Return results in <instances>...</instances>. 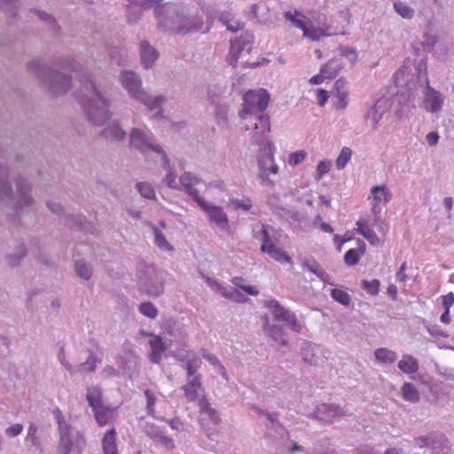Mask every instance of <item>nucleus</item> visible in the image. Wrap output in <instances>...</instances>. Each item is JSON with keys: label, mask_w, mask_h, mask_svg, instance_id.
Returning <instances> with one entry per match:
<instances>
[{"label": "nucleus", "mask_w": 454, "mask_h": 454, "mask_svg": "<svg viewBox=\"0 0 454 454\" xmlns=\"http://www.w3.org/2000/svg\"><path fill=\"white\" fill-rule=\"evenodd\" d=\"M137 285L141 294L156 298L164 292V281L153 264L139 262L137 268Z\"/></svg>", "instance_id": "20e7f679"}, {"label": "nucleus", "mask_w": 454, "mask_h": 454, "mask_svg": "<svg viewBox=\"0 0 454 454\" xmlns=\"http://www.w3.org/2000/svg\"><path fill=\"white\" fill-rule=\"evenodd\" d=\"M139 311L149 318H156L158 316V309L151 301L142 302L139 305Z\"/></svg>", "instance_id": "5fc2aeb1"}, {"label": "nucleus", "mask_w": 454, "mask_h": 454, "mask_svg": "<svg viewBox=\"0 0 454 454\" xmlns=\"http://www.w3.org/2000/svg\"><path fill=\"white\" fill-rule=\"evenodd\" d=\"M104 454H119L116 445V432L114 428L108 430L102 438Z\"/></svg>", "instance_id": "7c9ffc66"}, {"label": "nucleus", "mask_w": 454, "mask_h": 454, "mask_svg": "<svg viewBox=\"0 0 454 454\" xmlns=\"http://www.w3.org/2000/svg\"><path fill=\"white\" fill-rule=\"evenodd\" d=\"M338 56L342 57V60H344V58H346L351 65H354V63L357 59V54L355 49L349 48V47H340V54Z\"/></svg>", "instance_id": "680f3d73"}, {"label": "nucleus", "mask_w": 454, "mask_h": 454, "mask_svg": "<svg viewBox=\"0 0 454 454\" xmlns=\"http://www.w3.org/2000/svg\"><path fill=\"white\" fill-rule=\"evenodd\" d=\"M398 368L404 373L411 374L418 372L419 364L413 356L405 355L403 359L399 361Z\"/></svg>", "instance_id": "c9c22d12"}, {"label": "nucleus", "mask_w": 454, "mask_h": 454, "mask_svg": "<svg viewBox=\"0 0 454 454\" xmlns=\"http://www.w3.org/2000/svg\"><path fill=\"white\" fill-rule=\"evenodd\" d=\"M410 93H396L391 99L390 107L395 111L398 118L408 115L414 107L412 100H411Z\"/></svg>", "instance_id": "aec40b11"}, {"label": "nucleus", "mask_w": 454, "mask_h": 454, "mask_svg": "<svg viewBox=\"0 0 454 454\" xmlns=\"http://www.w3.org/2000/svg\"><path fill=\"white\" fill-rule=\"evenodd\" d=\"M294 27L302 30L303 36L311 41H319L322 37L337 35L336 32H331L329 27L316 28L313 21H303L296 18L293 20Z\"/></svg>", "instance_id": "4468645a"}, {"label": "nucleus", "mask_w": 454, "mask_h": 454, "mask_svg": "<svg viewBox=\"0 0 454 454\" xmlns=\"http://www.w3.org/2000/svg\"><path fill=\"white\" fill-rule=\"evenodd\" d=\"M184 12H186V6L179 3L157 4L154 9L158 25L175 32L183 20Z\"/></svg>", "instance_id": "423d86ee"}, {"label": "nucleus", "mask_w": 454, "mask_h": 454, "mask_svg": "<svg viewBox=\"0 0 454 454\" xmlns=\"http://www.w3.org/2000/svg\"><path fill=\"white\" fill-rule=\"evenodd\" d=\"M309 21L314 22V26L316 28L325 27H329L331 28V27L329 25H327V22H326L327 18L325 14L314 12L311 14V20H309Z\"/></svg>", "instance_id": "0e129e2a"}, {"label": "nucleus", "mask_w": 454, "mask_h": 454, "mask_svg": "<svg viewBox=\"0 0 454 454\" xmlns=\"http://www.w3.org/2000/svg\"><path fill=\"white\" fill-rule=\"evenodd\" d=\"M427 69V67L426 60L421 59L416 67V72L418 74L419 82H421L422 85L429 84Z\"/></svg>", "instance_id": "6e6d98bb"}, {"label": "nucleus", "mask_w": 454, "mask_h": 454, "mask_svg": "<svg viewBox=\"0 0 454 454\" xmlns=\"http://www.w3.org/2000/svg\"><path fill=\"white\" fill-rule=\"evenodd\" d=\"M201 387V375L196 374L194 377L188 379L187 383L182 387V389L190 401H195L198 398V390Z\"/></svg>", "instance_id": "c756f323"}, {"label": "nucleus", "mask_w": 454, "mask_h": 454, "mask_svg": "<svg viewBox=\"0 0 454 454\" xmlns=\"http://www.w3.org/2000/svg\"><path fill=\"white\" fill-rule=\"evenodd\" d=\"M144 11L145 10L140 7L128 4L126 11L128 23L130 25L137 23L140 20Z\"/></svg>", "instance_id": "a18cd8bd"}, {"label": "nucleus", "mask_w": 454, "mask_h": 454, "mask_svg": "<svg viewBox=\"0 0 454 454\" xmlns=\"http://www.w3.org/2000/svg\"><path fill=\"white\" fill-rule=\"evenodd\" d=\"M140 58L142 66L148 69L158 59L159 53L147 41H142L140 43Z\"/></svg>", "instance_id": "a878e982"}, {"label": "nucleus", "mask_w": 454, "mask_h": 454, "mask_svg": "<svg viewBox=\"0 0 454 454\" xmlns=\"http://www.w3.org/2000/svg\"><path fill=\"white\" fill-rule=\"evenodd\" d=\"M77 276L82 279L89 280L92 275V267L85 260H77L74 264Z\"/></svg>", "instance_id": "ea45409f"}, {"label": "nucleus", "mask_w": 454, "mask_h": 454, "mask_svg": "<svg viewBox=\"0 0 454 454\" xmlns=\"http://www.w3.org/2000/svg\"><path fill=\"white\" fill-rule=\"evenodd\" d=\"M348 414V413L339 404L321 403L317 405L316 410L308 415V417L319 421L333 423L335 417L346 416Z\"/></svg>", "instance_id": "9b49d317"}, {"label": "nucleus", "mask_w": 454, "mask_h": 454, "mask_svg": "<svg viewBox=\"0 0 454 454\" xmlns=\"http://www.w3.org/2000/svg\"><path fill=\"white\" fill-rule=\"evenodd\" d=\"M266 335L277 345L281 347L288 346V335L282 325H270L268 322L264 325Z\"/></svg>", "instance_id": "393cba45"}, {"label": "nucleus", "mask_w": 454, "mask_h": 454, "mask_svg": "<svg viewBox=\"0 0 454 454\" xmlns=\"http://www.w3.org/2000/svg\"><path fill=\"white\" fill-rule=\"evenodd\" d=\"M302 269H307L311 273L315 274L322 282L329 283V275L325 271L321 265L315 260H305L301 263ZM331 285H333L331 283Z\"/></svg>", "instance_id": "2f4dec72"}, {"label": "nucleus", "mask_w": 454, "mask_h": 454, "mask_svg": "<svg viewBox=\"0 0 454 454\" xmlns=\"http://www.w3.org/2000/svg\"><path fill=\"white\" fill-rule=\"evenodd\" d=\"M137 189L143 197H145L148 200L155 199V192H154L153 186L149 183H146V182L137 183Z\"/></svg>", "instance_id": "603ef678"}, {"label": "nucleus", "mask_w": 454, "mask_h": 454, "mask_svg": "<svg viewBox=\"0 0 454 454\" xmlns=\"http://www.w3.org/2000/svg\"><path fill=\"white\" fill-rule=\"evenodd\" d=\"M27 255V249L24 244H20L13 253L6 255V261L9 266L16 267L20 265L21 260Z\"/></svg>", "instance_id": "e433bc0d"}, {"label": "nucleus", "mask_w": 454, "mask_h": 454, "mask_svg": "<svg viewBox=\"0 0 454 454\" xmlns=\"http://www.w3.org/2000/svg\"><path fill=\"white\" fill-rule=\"evenodd\" d=\"M257 122L254 123V132L252 137V142L254 144V138L262 137V139L268 140L265 135L270 130V117L262 113L256 114Z\"/></svg>", "instance_id": "cd10ccee"}, {"label": "nucleus", "mask_w": 454, "mask_h": 454, "mask_svg": "<svg viewBox=\"0 0 454 454\" xmlns=\"http://www.w3.org/2000/svg\"><path fill=\"white\" fill-rule=\"evenodd\" d=\"M129 145L135 148L142 154H145L149 150L153 152H161V147L153 142L142 129L132 128L129 134Z\"/></svg>", "instance_id": "1a4fd4ad"}, {"label": "nucleus", "mask_w": 454, "mask_h": 454, "mask_svg": "<svg viewBox=\"0 0 454 454\" xmlns=\"http://www.w3.org/2000/svg\"><path fill=\"white\" fill-rule=\"evenodd\" d=\"M270 226L263 223H258L252 229L253 238L262 242L261 251L268 253L275 247L273 239L269 233Z\"/></svg>", "instance_id": "4be33fe9"}, {"label": "nucleus", "mask_w": 454, "mask_h": 454, "mask_svg": "<svg viewBox=\"0 0 454 454\" xmlns=\"http://www.w3.org/2000/svg\"><path fill=\"white\" fill-rule=\"evenodd\" d=\"M229 204L232 206L234 209L239 208L244 211H249L252 207V201L248 198H244L242 200L230 199Z\"/></svg>", "instance_id": "4d7b16f0"}, {"label": "nucleus", "mask_w": 454, "mask_h": 454, "mask_svg": "<svg viewBox=\"0 0 454 454\" xmlns=\"http://www.w3.org/2000/svg\"><path fill=\"white\" fill-rule=\"evenodd\" d=\"M27 71L53 95L66 93L71 88V76L34 59L27 64Z\"/></svg>", "instance_id": "7ed1b4c3"}, {"label": "nucleus", "mask_w": 454, "mask_h": 454, "mask_svg": "<svg viewBox=\"0 0 454 454\" xmlns=\"http://www.w3.org/2000/svg\"><path fill=\"white\" fill-rule=\"evenodd\" d=\"M430 449L432 454H447L450 445L444 436H434L430 441Z\"/></svg>", "instance_id": "72a5a7b5"}, {"label": "nucleus", "mask_w": 454, "mask_h": 454, "mask_svg": "<svg viewBox=\"0 0 454 454\" xmlns=\"http://www.w3.org/2000/svg\"><path fill=\"white\" fill-rule=\"evenodd\" d=\"M424 108L430 113H438L441 111L443 104L442 94L435 90L429 84H427L424 90Z\"/></svg>", "instance_id": "6ab92c4d"}, {"label": "nucleus", "mask_w": 454, "mask_h": 454, "mask_svg": "<svg viewBox=\"0 0 454 454\" xmlns=\"http://www.w3.org/2000/svg\"><path fill=\"white\" fill-rule=\"evenodd\" d=\"M403 398L410 403H416L419 402L420 396L415 386L410 382H405L402 387Z\"/></svg>", "instance_id": "4c0bfd02"}, {"label": "nucleus", "mask_w": 454, "mask_h": 454, "mask_svg": "<svg viewBox=\"0 0 454 454\" xmlns=\"http://www.w3.org/2000/svg\"><path fill=\"white\" fill-rule=\"evenodd\" d=\"M92 411L94 412V417L97 423L100 426H104L108 422L112 412V411L105 405L92 409Z\"/></svg>", "instance_id": "c03bdc74"}, {"label": "nucleus", "mask_w": 454, "mask_h": 454, "mask_svg": "<svg viewBox=\"0 0 454 454\" xmlns=\"http://www.w3.org/2000/svg\"><path fill=\"white\" fill-rule=\"evenodd\" d=\"M319 349V346L304 340L301 348L302 360L309 365H317L319 360V356H317Z\"/></svg>", "instance_id": "bb28decb"}, {"label": "nucleus", "mask_w": 454, "mask_h": 454, "mask_svg": "<svg viewBox=\"0 0 454 454\" xmlns=\"http://www.w3.org/2000/svg\"><path fill=\"white\" fill-rule=\"evenodd\" d=\"M372 194L376 202H388L391 199V193L385 185L373 186L372 188Z\"/></svg>", "instance_id": "79ce46f5"}, {"label": "nucleus", "mask_w": 454, "mask_h": 454, "mask_svg": "<svg viewBox=\"0 0 454 454\" xmlns=\"http://www.w3.org/2000/svg\"><path fill=\"white\" fill-rule=\"evenodd\" d=\"M331 296L334 301L345 306L349 305L351 301L350 295L347 292L338 288L332 289Z\"/></svg>", "instance_id": "3c124183"}, {"label": "nucleus", "mask_w": 454, "mask_h": 454, "mask_svg": "<svg viewBox=\"0 0 454 454\" xmlns=\"http://www.w3.org/2000/svg\"><path fill=\"white\" fill-rule=\"evenodd\" d=\"M180 22L176 32L181 34H190L193 32L202 31L207 33L209 31V26H206L204 28V22L201 16L191 15L189 10L186 7V12H184V19Z\"/></svg>", "instance_id": "dca6fc26"}, {"label": "nucleus", "mask_w": 454, "mask_h": 454, "mask_svg": "<svg viewBox=\"0 0 454 454\" xmlns=\"http://www.w3.org/2000/svg\"><path fill=\"white\" fill-rule=\"evenodd\" d=\"M59 441L58 444L59 454H70L76 450V444L70 435V426L62 419L58 417Z\"/></svg>", "instance_id": "f3484780"}, {"label": "nucleus", "mask_w": 454, "mask_h": 454, "mask_svg": "<svg viewBox=\"0 0 454 454\" xmlns=\"http://www.w3.org/2000/svg\"><path fill=\"white\" fill-rule=\"evenodd\" d=\"M360 286L368 294L376 295L380 291V282L378 279H372L371 281L364 279L361 281Z\"/></svg>", "instance_id": "864d4df0"}, {"label": "nucleus", "mask_w": 454, "mask_h": 454, "mask_svg": "<svg viewBox=\"0 0 454 454\" xmlns=\"http://www.w3.org/2000/svg\"><path fill=\"white\" fill-rule=\"evenodd\" d=\"M244 279L242 278H234L232 279V283L235 286L238 288L243 290L249 295H257L259 294V291L255 286H247V285H239V282H243Z\"/></svg>", "instance_id": "13d9d810"}, {"label": "nucleus", "mask_w": 454, "mask_h": 454, "mask_svg": "<svg viewBox=\"0 0 454 454\" xmlns=\"http://www.w3.org/2000/svg\"><path fill=\"white\" fill-rule=\"evenodd\" d=\"M200 361L198 358L189 359L186 361L184 368L187 372V378H192L194 375L198 374L197 371L200 366Z\"/></svg>", "instance_id": "bf43d9fd"}, {"label": "nucleus", "mask_w": 454, "mask_h": 454, "mask_svg": "<svg viewBox=\"0 0 454 454\" xmlns=\"http://www.w3.org/2000/svg\"><path fill=\"white\" fill-rule=\"evenodd\" d=\"M344 66L345 62L342 60V57L335 56L327 63L323 65L320 68V71L322 74H324L325 76H326L327 79H333L344 67Z\"/></svg>", "instance_id": "c85d7f7f"}, {"label": "nucleus", "mask_w": 454, "mask_h": 454, "mask_svg": "<svg viewBox=\"0 0 454 454\" xmlns=\"http://www.w3.org/2000/svg\"><path fill=\"white\" fill-rule=\"evenodd\" d=\"M267 254H270L271 258L280 262H286L291 260V258L286 254V253L276 247V246L272 249L269 250Z\"/></svg>", "instance_id": "e2e57ef3"}, {"label": "nucleus", "mask_w": 454, "mask_h": 454, "mask_svg": "<svg viewBox=\"0 0 454 454\" xmlns=\"http://www.w3.org/2000/svg\"><path fill=\"white\" fill-rule=\"evenodd\" d=\"M273 213L279 217L281 220H289L290 218H293L294 215V211L287 209L283 207H275L273 208Z\"/></svg>", "instance_id": "69168bd1"}, {"label": "nucleus", "mask_w": 454, "mask_h": 454, "mask_svg": "<svg viewBox=\"0 0 454 454\" xmlns=\"http://www.w3.org/2000/svg\"><path fill=\"white\" fill-rule=\"evenodd\" d=\"M294 27L302 30L303 36L311 41H319L322 37L337 35L336 32H331L329 27L316 28L313 21H303L296 18L293 20Z\"/></svg>", "instance_id": "2eb2a0df"}, {"label": "nucleus", "mask_w": 454, "mask_h": 454, "mask_svg": "<svg viewBox=\"0 0 454 454\" xmlns=\"http://www.w3.org/2000/svg\"><path fill=\"white\" fill-rule=\"evenodd\" d=\"M143 431L156 445L161 446L167 450L175 449L174 440L166 435L165 432L156 424L151 422L145 423Z\"/></svg>", "instance_id": "ddd939ff"}, {"label": "nucleus", "mask_w": 454, "mask_h": 454, "mask_svg": "<svg viewBox=\"0 0 454 454\" xmlns=\"http://www.w3.org/2000/svg\"><path fill=\"white\" fill-rule=\"evenodd\" d=\"M78 79L81 83L78 98L87 119L94 125L104 124L111 117L107 100L90 74L82 73Z\"/></svg>", "instance_id": "f257e3e1"}, {"label": "nucleus", "mask_w": 454, "mask_h": 454, "mask_svg": "<svg viewBox=\"0 0 454 454\" xmlns=\"http://www.w3.org/2000/svg\"><path fill=\"white\" fill-rule=\"evenodd\" d=\"M270 101V94L264 89L259 90H249L243 96V109L240 111L239 115L241 118H246L248 114H256L257 113H263L268 107Z\"/></svg>", "instance_id": "0eeeda50"}, {"label": "nucleus", "mask_w": 454, "mask_h": 454, "mask_svg": "<svg viewBox=\"0 0 454 454\" xmlns=\"http://www.w3.org/2000/svg\"><path fill=\"white\" fill-rule=\"evenodd\" d=\"M121 84L132 98L143 103L151 110L160 108L166 101L165 96L151 97L148 95L142 88L141 79L132 71L121 73Z\"/></svg>", "instance_id": "39448f33"}, {"label": "nucleus", "mask_w": 454, "mask_h": 454, "mask_svg": "<svg viewBox=\"0 0 454 454\" xmlns=\"http://www.w3.org/2000/svg\"><path fill=\"white\" fill-rule=\"evenodd\" d=\"M10 172L7 166L0 165V200L13 208L18 215L24 207H31L34 200L30 194L32 186L29 182L20 176L16 179V193L9 180Z\"/></svg>", "instance_id": "f03ea898"}, {"label": "nucleus", "mask_w": 454, "mask_h": 454, "mask_svg": "<svg viewBox=\"0 0 454 454\" xmlns=\"http://www.w3.org/2000/svg\"><path fill=\"white\" fill-rule=\"evenodd\" d=\"M20 4L19 0H0V11L12 17H16Z\"/></svg>", "instance_id": "49530a36"}, {"label": "nucleus", "mask_w": 454, "mask_h": 454, "mask_svg": "<svg viewBox=\"0 0 454 454\" xmlns=\"http://www.w3.org/2000/svg\"><path fill=\"white\" fill-rule=\"evenodd\" d=\"M252 50V36L246 35L231 41L230 52L227 60L233 67L237 66L238 59L243 58L245 53L249 54Z\"/></svg>", "instance_id": "f8f14e48"}, {"label": "nucleus", "mask_w": 454, "mask_h": 454, "mask_svg": "<svg viewBox=\"0 0 454 454\" xmlns=\"http://www.w3.org/2000/svg\"><path fill=\"white\" fill-rule=\"evenodd\" d=\"M145 395L146 397L147 413L150 415H153L154 412V404H155V401H156L155 396H154L153 393L149 389H146L145 391Z\"/></svg>", "instance_id": "338daca9"}, {"label": "nucleus", "mask_w": 454, "mask_h": 454, "mask_svg": "<svg viewBox=\"0 0 454 454\" xmlns=\"http://www.w3.org/2000/svg\"><path fill=\"white\" fill-rule=\"evenodd\" d=\"M153 233L154 243L160 249L165 251H172L174 249L173 247L167 240L164 234L155 226L153 227Z\"/></svg>", "instance_id": "de8ad7c7"}, {"label": "nucleus", "mask_w": 454, "mask_h": 454, "mask_svg": "<svg viewBox=\"0 0 454 454\" xmlns=\"http://www.w3.org/2000/svg\"><path fill=\"white\" fill-rule=\"evenodd\" d=\"M99 136L106 140L114 143H121L125 140L127 132L124 130L118 120H113L109 121L102 130H100Z\"/></svg>", "instance_id": "412c9836"}, {"label": "nucleus", "mask_w": 454, "mask_h": 454, "mask_svg": "<svg viewBox=\"0 0 454 454\" xmlns=\"http://www.w3.org/2000/svg\"><path fill=\"white\" fill-rule=\"evenodd\" d=\"M192 174L185 172L180 176V184L184 186L185 192L192 198L195 202H198L202 197L200 196L199 192L192 186Z\"/></svg>", "instance_id": "f704fd0d"}, {"label": "nucleus", "mask_w": 454, "mask_h": 454, "mask_svg": "<svg viewBox=\"0 0 454 454\" xmlns=\"http://www.w3.org/2000/svg\"><path fill=\"white\" fill-rule=\"evenodd\" d=\"M306 155V152L302 150L291 153L289 156V164L294 166L300 164L304 160Z\"/></svg>", "instance_id": "774afa93"}, {"label": "nucleus", "mask_w": 454, "mask_h": 454, "mask_svg": "<svg viewBox=\"0 0 454 454\" xmlns=\"http://www.w3.org/2000/svg\"><path fill=\"white\" fill-rule=\"evenodd\" d=\"M394 8L395 12L403 18L411 19L414 15V10L407 4L403 2H395L394 4Z\"/></svg>", "instance_id": "8fccbe9b"}, {"label": "nucleus", "mask_w": 454, "mask_h": 454, "mask_svg": "<svg viewBox=\"0 0 454 454\" xmlns=\"http://www.w3.org/2000/svg\"><path fill=\"white\" fill-rule=\"evenodd\" d=\"M390 108L387 99L380 98L366 112L364 119L371 121L373 129H376L380 120Z\"/></svg>", "instance_id": "5701e85b"}, {"label": "nucleus", "mask_w": 454, "mask_h": 454, "mask_svg": "<svg viewBox=\"0 0 454 454\" xmlns=\"http://www.w3.org/2000/svg\"><path fill=\"white\" fill-rule=\"evenodd\" d=\"M197 204L208 214L210 222L216 224L222 230L229 228V220L227 215L221 207L207 203L203 198Z\"/></svg>", "instance_id": "a211bd4d"}, {"label": "nucleus", "mask_w": 454, "mask_h": 454, "mask_svg": "<svg viewBox=\"0 0 454 454\" xmlns=\"http://www.w3.org/2000/svg\"><path fill=\"white\" fill-rule=\"evenodd\" d=\"M35 12L38 18L49 27L54 35H57L60 33V27L51 14L40 10H35Z\"/></svg>", "instance_id": "58836bf2"}, {"label": "nucleus", "mask_w": 454, "mask_h": 454, "mask_svg": "<svg viewBox=\"0 0 454 454\" xmlns=\"http://www.w3.org/2000/svg\"><path fill=\"white\" fill-rule=\"evenodd\" d=\"M360 254L358 250L351 248L348 250L344 255V262L347 265L353 266L358 263Z\"/></svg>", "instance_id": "052dcab7"}, {"label": "nucleus", "mask_w": 454, "mask_h": 454, "mask_svg": "<svg viewBox=\"0 0 454 454\" xmlns=\"http://www.w3.org/2000/svg\"><path fill=\"white\" fill-rule=\"evenodd\" d=\"M254 144L259 146L261 155L258 158L259 176L262 179L268 176V167L274 161V145L271 141L262 139V137H255Z\"/></svg>", "instance_id": "9d476101"}, {"label": "nucleus", "mask_w": 454, "mask_h": 454, "mask_svg": "<svg viewBox=\"0 0 454 454\" xmlns=\"http://www.w3.org/2000/svg\"><path fill=\"white\" fill-rule=\"evenodd\" d=\"M65 224L69 228L76 231H82L85 232L94 233L96 228L88 222L86 217L82 215H65Z\"/></svg>", "instance_id": "b1692460"}, {"label": "nucleus", "mask_w": 454, "mask_h": 454, "mask_svg": "<svg viewBox=\"0 0 454 454\" xmlns=\"http://www.w3.org/2000/svg\"><path fill=\"white\" fill-rule=\"evenodd\" d=\"M374 355L375 358L378 361L385 364H392L396 359V354L394 351L387 349L386 348H377L375 350Z\"/></svg>", "instance_id": "37998d69"}, {"label": "nucleus", "mask_w": 454, "mask_h": 454, "mask_svg": "<svg viewBox=\"0 0 454 454\" xmlns=\"http://www.w3.org/2000/svg\"><path fill=\"white\" fill-rule=\"evenodd\" d=\"M352 156V150L348 147H343L336 159V168L339 170L343 169L348 162L350 160Z\"/></svg>", "instance_id": "09e8293b"}, {"label": "nucleus", "mask_w": 454, "mask_h": 454, "mask_svg": "<svg viewBox=\"0 0 454 454\" xmlns=\"http://www.w3.org/2000/svg\"><path fill=\"white\" fill-rule=\"evenodd\" d=\"M267 307L271 311L277 321H283L294 332L301 333L302 329L301 324L297 320L295 314L283 306L274 299L268 301Z\"/></svg>", "instance_id": "6e6552de"}, {"label": "nucleus", "mask_w": 454, "mask_h": 454, "mask_svg": "<svg viewBox=\"0 0 454 454\" xmlns=\"http://www.w3.org/2000/svg\"><path fill=\"white\" fill-rule=\"evenodd\" d=\"M200 406L201 412L207 414L208 416V418L210 419V420L215 425H217L221 422V418H220L219 413L217 412L216 410H215L214 408H212L210 406V403H208V401L206 398H202L200 401Z\"/></svg>", "instance_id": "a19ab883"}, {"label": "nucleus", "mask_w": 454, "mask_h": 454, "mask_svg": "<svg viewBox=\"0 0 454 454\" xmlns=\"http://www.w3.org/2000/svg\"><path fill=\"white\" fill-rule=\"evenodd\" d=\"M86 400L91 409L104 405L101 388L98 386L88 387Z\"/></svg>", "instance_id": "473e14b6"}]
</instances>
